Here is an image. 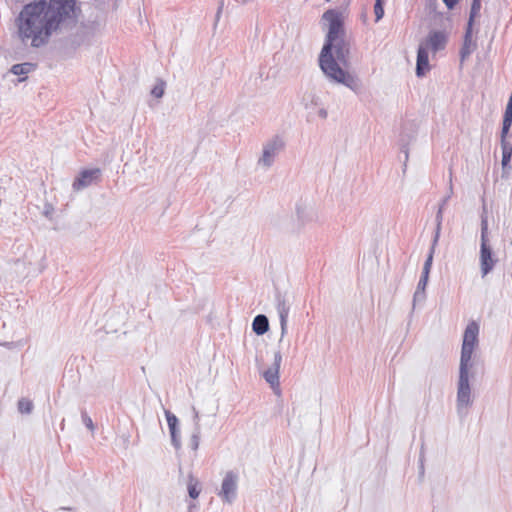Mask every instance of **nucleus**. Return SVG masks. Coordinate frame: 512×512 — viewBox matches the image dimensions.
Masks as SVG:
<instances>
[{"label": "nucleus", "instance_id": "obj_1", "mask_svg": "<svg viewBox=\"0 0 512 512\" xmlns=\"http://www.w3.org/2000/svg\"><path fill=\"white\" fill-rule=\"evenodd\" d=\"M75 0H34L23 6L15 19L17 34L23 44L40 48L74 16Z\"/></svg>", "mask_w": 512, "mask_h": 512}, {"label": "nucleus", "instance_id": "obj_2", "mask_svg": "<svg viewBox=\"0 0 512 512\" xmlns=\"http://www.w3.org/2000/svg\"><path fill=\"white\" fill-rule=\"evenodd\" d=\"M322 19L328 23V32L319 55V66L331 82L342 84L356 91L359 88L358 79L349 72L339 69L332 53L334 42L342 39L344 35L342 14L336 9H329L324 12Z\"/></svg>", "mask_w": 512, "mask_h": 512}, {"label": "nucleus", "instance_id": "obj_3", "mask_svg": "<svg viewBox=\"0 0 512 512\" xmlns=\"http://www.w3.org/2000/svg\"><path fill=\"white\" fill-rule=\"evenodd\" d=\"M473 367L459 366V377L456 393V412L460 420H464L473 405L470 379L474 377Z\"/></svg>", "mask_w": 512, "mask_h": 512}, {"label": "nucleus", "instance_id": "obj_4", "mask_svg": "<svg viewBox=\"0 0 512 512\" xmlns=\"http://www.w3.org/2000/svg\"><path fill=\"white\" fill-rule=\"evenodd\" d=\"M479 325L475 321L468 323L463 335L459 366L473 367V352L478 345Z\"/></svg>", "mask_w": 512, "mask_h": 512}, {"label": "nucleus", "instance_id": "obj_5", "mask_svg": "<svg viewBox=\"0 0 512 512\" xmlns=\"http://www.w3.org/2000/svg\"><path fill=\"white\" fill-rule=\"evenodd\" d=\"M284 146L283 139L278 135L266 141L263 144L262 155L257 162L258 166L265 169L270 168L275 161V157L283 150Z\"/></svg>", "mask_w": 512, "mask_h": 512}, {"label": "nucleus", "instance_id": "obj_6", "mask_svg": "<svg viewBox=\"0 0 512 512\" xmlns=\"http://www.w3.org/2000/svg\"><path fill=\"white\" fill-rule=\"evenodd\" d=\"M237 475L229 471L223 478L221 490L219 492V496L223 499L224 502L232 503L237 495Z\"/></svg>", "mask_w": 512, "mask_h": 512}, {"label": "nucleus", "instance_id": "obj_7", "mask_svg": "<svg viewBox=\"0 0 512 512\" xmlns=\"http://www.w3.org/2000/svg\"><path fill=\"white\" fill-rule=\"evenodd\" d=\"M496 259L493 258V251L491 246L489 245L488 241H481L480 244V270L482 277L489 274L495 264Z\"/></svg>", "mask_w": 512, "mask_h": 512}, {"label": "nucleus", "instance_id": "obj_8", "mask_svg": "<svg viewBox=\"0 0 512 512\" xmlns=\"http://www.w3.org/2000/svg\"><path fill=\"white\" fill-rule=\"evenodd\" d=\"M332 53L339 69H343L349 66V54L350 48L348 43L344 39H338L333 44Z\"/></svg>", "mask_w": 512, "mask_h": 512}, {"label": "nucleus", "instance_id": "obj_9", "mask_svg": "<svg viewBox=\"0 0 512 512\" xmlns=\"http://www.w3.org/2000/svg\"><path fill=\"white\" fill-rule=\"evenodd\" d=\"M100 175L101 170L99 168L85 169L81 171L79 176L74 180L72 187L76 191L82 190L96 182Z\"/></svg>", "mask_w": 512, "mask_h": 512}, {"label": "nucleus", "instance_id": "obj_10", "mask_svg": "<svg viewBox=\"0 0 512 512\" xmlns=\"http://www.w3.org/2000/svg\"><path fill=\"white\" fill-rule=\"evenodd\" d=\"M447 43V34L444 31L433 30L431 31L425 42L422 43L424 47L430 49L432 52L436 53L445 48Z\"/></svg>", "mask_w": 512, "mask_h": 512}, {"label": "nucleus", "instance_id": "obj_11", "mask_svg": "<svg viewBox=\"0 0 512 512\" xmlns=\"http://www.w3.org/2000/svg\"><path fill=\"white\" fill-rule=\"evenodd\" d=\"M282 362L280 351L274 353V362L271 367L263 372V377L272 388L279 386V370Z\"/></svg>", "mask_w": 512, "mask_h": 512}, {"label": "nucleus", "instance_id": "obj_12", "mask_svg": "<svg viewBox=\"0 0 512 512\" xmlns=\"http://www.w3.org/2000/svg\"><path fill=\"white\" fill-rule=\"evenodd\" d=\"M276 308L279 315L280 327H281V338L280 342L283 340V337L287 333V320L289 316L290 306L286 302L285 298L278 294L276 296Z\"/></svg>", "mask_w": 512, "mask_h": 512}, {"label": "nucleus", "instance_id": "obj_13", "mask_svg": "<svg viewBox=\"0 0 512 512\" xmlns=\"http://www.w3.org/2000/svg\"><path fill=\"white\" fill-rule=\"evenodd\" d=\"M430 70L428 49L420 44L417 50L416 75L423 77Z\"/></svg>", "mask_w": 512, "mask_h": 512}, {"label": "nucleus", "instance_id": "obj_14", "mask_svg": "<svg viewBox=\"0 0 512 512\" xmlns=\"http://www.w3.org/2000/svg\"><path fill=\"white\" fill-rule=\"evenodd\" d=\"M472 33L473 27L467 26L464 34L463 44L460 49L461 61L467 59L477 47L476 42L473 41Z\"/></svg>", "mask_w": 512, "mask_h": 512}, {"label": "nucleus", "instance_id": "obj_15", "mask_svg": "<svg viewBox=\"0 0 512 512\" xmlns=\"http://www.w3.org/2000/svg\"><path fill=\"white\" fill-rule=\"evenodd\" d=\"M193 411V422H194V429L189 441V447L193 451H197L200 444V435H201V426H200V416L199 412L196 410L195 407H192Z\"/></svg>", "mask_w": 512, "mask_h": 512}, {"label": "nucleus", "instance_id": "obj_16", "mask_svg": "<svg viewBox=\"0 0 512 512\" xmlns=\"http://www.w3.org/2000/svg\"><path fill=\"white\" fill-rule=\"evenodd\" d=\"M451 193H452V188L450 187V193L442 199V201L439 205V208H438V211L436 214V229H435V234H434V244L438 243V240L440 237V232H441V225H442V221H443V209H444L445 205L448 203V201L451 197Z\"/></svg>", "mask_w": 512, "mask_h": 512}, {"label": "nucleus", "instance_id": "obj_17", "mask_svg": "<svg viewBox=\"0 0 512 512\" xmlns=\"http://www.w3.org/2000/svg\"><path fill=\"white\" fill-rule=\"evenodd\" d=\"M252 330L258 336L265 334L269 330V320L267 316L264 314L255 316L252 322Z\"/></svg>", "mask_w": 512, "mask_h": 512}, {"label": "nucleus", "instance_id": "obj_18", "mask_svg": "<svg viewBox=\"0 0 512 512\" xmlns=\"http://www.w3.org/2000/svg\"><path fill=\"white\" fill-rule=\"evenodd\" d=\"M296 213H297L298 220L302 224H306L307 222H310V221H313L316 219V212L312 208L297 206Z\"/></svg>", "mask_w": 512, "mask_h": 512}, {"label": "nucleus", "instance_id": "obj_19", "mask_svg": "<svg viewBox=\"0 0 512 512\" xmlns=\"http://www.w3.org/2000/svg\"><path fill=\"white\" fill-rule=\"evenodd\" d=\"M36 68V65L33 63L25 62L20 64H15L11 67V73L14 75L25 76L28 73L32 72Z\"/></svg>", "mask_w": 512, "mask_h": 512}, {"label": "nucleus", "instance_id": "obj_20", "mask_svg": "<svg viewBox=\"0 0 512 512\" xmlns=\"http://www.w3.org/2000/svg\"><path fill=\"white\" fill-rule=\"evenodd\" d=\"M188 494L192 499L198 498L201 489L198 480L192 475H189L188 479Z\"/></svg>", "mask_w": 512, "mask_h": 512}, {"label": "nucleus", "instance_id": "obj_21", "mask_svg": "<svg viewBox=\"0 0 512 512\" xmlns=\"http://www.w3.org/2000/svg\"><path fill=\"white\" fill-rule=\"evenodd\" d=\"M502 149V167L505 169L512 157V144L511 143H503L501 144Z\"/></svg>", "mask_w": 512, "mask_h": 512}, {"label": "nucleus", "instance_id": "obj_22", "mask_svg": "<svg viewBox=\"0 0 512 512\" xmlns=\"http://www.w3.org/2000/svg\"><path fill=\"white\" fill-rule=\"evenodd\" d=\"M17 408L21 414H30L33 411L34 405L30 399L21 398L18 400Z\"/></svg>", "mask_w": 512, "mask_h": 512}, {"label": "nucleus", "instance_id": "obj_23", "mask_svg": "<svg viewBox=\"0 0 512 512\" xmlns=\"http://www.w3.org/2000/svg\"><path fill=\"white\" fill-rule=\"evenodd\" d=\"M480 8H481L480 0H473L471 9H470L468 23H467L468 27H473L474 19H475L476 15L479 13Z\"/></svg>", "mask_w": 512, "mask_h": 512}, {"label": "nucleus", "instance_id": "obj_24", "mask_svg": "<svg viewBox=\"0 0 512 512\" xmlns=\"http://www.w3.org/2000/svg\"><path fill=\"white\" fill-rule=\"evenodd\" d=\"M169 432H170L171 443H172L173 447L176 450H179L181 448V445H182L181 444V436H180L179 426L178 427H174V428H170Z\"/></svg>", "mask_w": 512, "mask_h": 512}, {"label": "nucleus", "instance_id": "obj_25", "mask_svg": "<svg viewBox=\"0 0 512 512\" xmlns=\"http://www.w3.org/2000/svg\"><path fill=\"white\" fill-rule=\"evenodd\" d=\"M436 245L437 244H434V241H433L432 242V246H431L430 251H429V254L427 256V259L424 262L422 274H425V275L426 274L427 275L430 274V270H431L432 262H433V255H434V251H435V246Z\"/></svg>", "mask_w": 512, "mask_h": 512}, {"label": "nucleus", "instance_id": "obj_26", "mask_svg": "<svg viewBox=\"0 0 512 512\" xmlns=\"http://www.w3.org/2000/svg\"><path fill=\"white\" fill-rule=\"evenodd\" d=\"M481 241H488V219L485 206L481 215Z\"/></svg>", "mask_w": 512, "mask_h": 512}, {"label": "nucleus", "instance_id": "obj_27", "mask_svg": "<svg viewBox=\"0 0 512 512\" xmlns=\"http://www.w3.org/2000/svg\"><path fill=\"white\" fill-rule=\"evenodd\" d=\"M375 21L378 22L384 16V0H375L374 4Z\"/></svg>", "mask_w": 512, "mask_h": 512}, {"label": "nucleus", "instance_id": "obj_28", "mask_svg": "<svg viewBox=\"0 0 512 512\" xmlns=\"http://www.w3.org/2000/svg\"><path fill=\"white\" fill-rule=\"evenodd\" d=\"M165 417H166L169 429L179 426L178 418L169 410H165Z\"/></svg>", "mask_w": 512, "mask_h": 512}, {"label": "nucleus", "instance_id": "obj_29", "mask_svg": "<svg viewBox=\"0 0 512 512\" xmlns=\"http://www.w3.org/2000/svg\"><path fill=\"white\" fill-rule=\"evenodd\" d=\"M165 83L159 81L151 90V94L156 98H161L164 95Z\"/></svg>", "mask_w": 512, "mask_h": 512}, {"label": "nucleus", "instance_id": "obj_30", "mask_svg": "<svg viewBox=\"0 0 512 512\" xmlns=\"http://www.w3.org/2000/svg\"><path fill=\"white\" fill-rule=\"evenodd\" d=\"M426 299V292L424 290H418L416 289L414 295H413V308L417 305V304H421L425 301Z\"/></svg>", "mask_w": 512, "mask_h": 512}, {"label": "nucleus", "instance_id": "obj_31", "mask_svg": "<svg viewBox=\"0 0 512 512\" xmlns=\"http://www.w3.org/2000/svg\"><path fill=\"white\" fill-rule=\"evenodd\" d=\"M81 418H82V422L83 424L91 431L94 430V424H93V421L91 419V417L85 412V411H82L81 413Z\"/></svg>", "mask_w": 512, "mask_h": 512}, {"label": "nucleus", "instance_id": "obj_32", "mask_svg": "<svg viewBox=\"0 0 512 512\" xmlns=\"http://www.w3.org/2000/svg\"><path fill=\"white\" fill-rule=\"evenodd\" d=\"M428 279H429V275H425V274H421V277L419 279V282L417 284V287L416 289L418 290H426V286H427V283H428Z\"/></svg>", "mask_w": 512, "mask_h": 512}, {"label": "nucleus", "instance_id": "obj_33", "mask_svg": "<svg viewBox=\"0 0 512 512\" xmlns=\"http://www.w3.org/2000/svg\"><path fill=\"white\" fill-rule=\"evenodd\" d=\"M509 130L510 128L509 127H503L502 126V129H501V134H500V144H503V143H510L509 141H507L506 137L509 133Z\"/></svg>", "mask_w": 512, "mask_h": 512}, {"label": "nucleus", "instance_id": "obj_34", "mask_svg": "<svg viewBox=\"0 0 512 512\" xmlns=\"http://www.w3.org/2000/svg\"><path fill=\"white\" fill-rule=\"evenodd\" d=\"M443 3L445 4V6L449 9V10H452L456 7V5L459 3L460 0H442Z\"/></svg>", "mask_w": 512, "mask_h": 512}, {"label": "nucleus", "instance_id": "obj_35", "mask_svg": "<svg viewBox=\"0 0 512 512\" xmlns=\"http://www.w3.org/2000/svg\"><path fill=\"white\" fill-rule=\"evenodd\" d=\"M419 463H420L421 473H423L424 472V444H422V446H421V451H420V455H419Z\"/></svg>", "mask_w": 512, "mask_h": 512}, {"label": "nucleus", "instance_id": "obj_36", "mask_svg": "<svg viewBox=\"0 0 512 512\" xmlns=\"http://www.w3.org/2000/svg\"><path fill=\"white\" fill-rule=\"evenodd\" d=\"M318 100H319L318 97L312 95L310 103H305V108L310 109L312 106L316 107L318 105Z\"/></svg>", "mask_w": 512, "mask_h": 512}, {"label": "nucleus", "instance_id": "obj_37", "mask_svg": "<svg viewBox=\"0 0 512 512\" xmlns=\"http://www.w3.org/2000/svg\"><path fill=\"white\" fill-rule=\"evenodd\" d=\"M317 115L322 118V119H326L327 116H328V112L327 110L324 108V107H320L318 110H317Z\"/></svg>", "mask_w": 512, "mask_h": 512}, {"label": "nucleus", "instance_id": "obj_38", "mask_svg": "<svg viewBox=\"0 0 512 512\" xmlns=\"http://www.w3.org/2000/svg\"><path fill=\"white\" fill-rule=\"evenodd\" d=\"M502 126H503V127H509V128H511V126H512V120H511V119H505V118H503Z\"/></svg>", "mask_w": 512, "mask_h": 512}, {"label": "nucleus", "instance_id": "obj_39", "mask_svg": "<svg viewBox=\"0 0 512 512\" xmlns=\"http://www.w3.org/2000/svg\"><path fill=\"white\" fill-rule=\"evenodd\" d=\"M221 14H222V11L217 10L216 15H215V23H214V27H216V26H217V23H218V21H219V19H220V17H221Z\"/></svg>", "mask_w": 512, "mask_h": 512}, {"label": "nucleus", "instance_id": "obj_40", "mask_svg": "<svg viewBox=\"0 0 512 512\" xmlns=\"http://www.w3.org/2000/svg\"><path fill=\"white\" fill-rule=\"evenodd\" d=\"M505 112L512 113V103H507Z\"/></svg>", "mask_w": 512, "mask_h": 512}, {"label": "nucleus", "instance_id": "obj_41", "mask_svg": "<svg viewBox=\"0 0 512 512\" xmlns=\"http://www.w3.org/2000/svg\"><path fill=\"white\" fill-rule=\"evenodd\" d=\"M503 118L512 120V113L504 112Z\"/></svg>", "mask_w": 512, "mask_h": 512}, {"label": "nucleus", "instance_id": "obj_42", "mask_svg": "<svg viewBox=\"0 0 512 512\" xmlns=\"http://www.w3.org/2000/svg\"><path fill=\"white\" fill-rule=\"evenodd\" d=\"M223 8H224V0H220L217 10L223 11Z\"/></svg>", "mask_w": 512, "mask_h": 512}, {"label": "nucleus", "instance_id": "obj_43", "mask_svg": "<svg viewBox=\"0 0 512 512\" xmlns=\"http://www.w3.org/2000/svg\"><path fill=\"white\" fill-rule=\"evenodd\" d=\"M404 153H405V160H407L408 159V151L405 150Z\"/></svg>", "mask_w": 512, "mask_h": 512}, {"label": "nucleus", "instance_id": "obj_44", "mask_svg": "<svg viewBox=\"0 0 512 512\" xmlns=\"http://www.w3.org/2000/svg\"><path fill=\"white\" fill-rule=\"evenodd\" d=\"M4 345L7 347H10L12 345V343H5Z\"/></svg>", "mask_w": 512, "mask_h": 512}, {"label": "nucleus", "instance_id": "obj_45", "mask_svg": "<svg viewBox=\"0 0 512 512\" xmlns=\"http://www.w3.org/2000/svg\"><path fill=\"white\" fill-rule=\"evenodd\" d=\"M24 80H25V77H22V78L19 79L20 82L24 81Z\"/></svg>", "mask_w": 512, "mask_h": 512}]
</instances>
